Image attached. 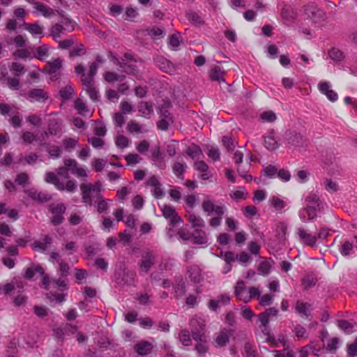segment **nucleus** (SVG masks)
<instances>
[{
    "label": "nucleus",
    "mask_w": 357,
    "mask_h": 357,
    "mask_svg": "<svg viewBox=\"0 0 357 357\" xmlns=\"http://www.w3.org/2000/svg\"><path fill=\"white\" fill-rule=\"evenodd\" d=\"M100 188L101 187L99 183L95 185L82 183L80 185L82 202L86 205L92 206L94 201L97 204L98 212L102 213L107 210L108 204L100 194Z\"/></svg>",
    "instance_id": "f257e3e1"
},
{
    "label": "nucleus",
    "mask_w": 357,
    "mask_h": 357,
    "mask_svg": "<svg viewBox=\"0 0 357 357\" xmlns=\"http://www.w3.org/2000/svg\"><path fill=\"white\" fill-rule=\"evenodd\" d=\"M192 327V336L197 342L195 350L199 356H203L208 351V346L204 334L205 324L198 318L194 317L190 321Z\"/></svg>",
    "instance_id": "f03ea898"
},
{
    "label": "nucleus",
    "mask_w": 357,
    "mask_h": 357,
    "mask_svg": "<svg viewBox=\"0 0 357 357\" xmlns=\"http://www.w3.org/2000/svg\"><path fill=\"white\" fill-rule=\"evenodd\" d=\"M45 181L48 183L53 184L55 188L60 191L66 190L67 192L72 193L74 192L77 188L75 181L68 180L66 184H64L63 182L60 181L57 176L52 172H47L45 173Z\"/></svg>",
    "instance_id": "7ed1b4c3"
},
{
    "label": "nucleus",
    "mask_w": 357,
    "mask_h": 357,
    "mask_svg": "<svg viewBox=\"0 0 357 357\" xmlns=\"http://www.w3.org/2000/svg\"><path fill=\"white\" fill-rule=\"evenodd\" d=\"M156 255L151 250H145L142 252L141 259L138 264L139 272L140 274H146L155 265Z\"/></svg>",
    "instance_id": "20e7f679"
},
{
    "label": "nucleus",
    "mask_w": 357,
    "mask_h": 357,
    "mask_svg": "<svg viewBox=\"0 0 357 357\" xmlns=\"http://www.w3.org/2000/svg\"><path fill=\"white\" fill-rule=\"evenodd\" d=\"M232 331L227 328L221 329L218 333H216L213 337V345L216 348H220L226 346L229 342Z\"/></svg>",
    "instance_id": "39448f33"
},
{
    "label": "nucleus",
    "mask_w": 357,
    "mask_h": 357,
    "mask_svg": "<svg viewBox=\"0 0 357 357\" xmlns=\"http://www.w3.org/2000/svg\"><path fill=\"white\" fill-rule=\"evenodd\" d=\"M81 82L84 85V90L86 91L90 98L93 101L98 100L100 96L99 92L95 86L94 80L91 79H86V75H83Z\"/></svg>",
    "instance_id": "423d86ee"
},
{
    "label": "nucleus",
    "mask_w": 357,
    "mask_h": 357,
    "mask_svg": "<svg viewBox=\"0 0 357 357\" xmlns=\"http://www.w3.org/2000/svg\"><path fill=\"white\" fill-rule=\"evenodd\" d=\"M297 234L299 237V241L303 245L310 247H314L316 245L317 237L310 233L307 229L298 228Z\"/></svg>",
    "instance_id": "0eeeda50"
},
{
    "label": "nucleus",
    "mask_w": 357,
    "mask_h": 357,
    "mask_svg": "<svg viewBox=\"0 0 357 357\" xmlns=\"http://www.w3.org/2000/svg\"><path fill=\"white\" fill-rule=\"evenodd\" d=\"M64 165L68 167L69 170L78 178H85L87 177L86 171L82 167L78 165L77 162L71 158L65 159Z\"/></svg>",
    "instance_id": "6e6552de"
},
{
    "label": "nucleus",
    "mask_w": 357,
    "mask_h": 357,
    "mask_svg": "<svg viewBox=\"0 0 357 357\" xmlns=\"http://www.w3.org/2000/svg\"><path fill=\"white\" fill-rule=\"evenodd\" d=\"M160 209L163 216L169 220L171 225H175L182 221L173 206L164 204L160 206Z\"/></svg>",
    "instance_id": "1a4fd4ad"
},
{
    "label": "nucleus",
    "mask_w": 357,
    "mask_h": 357,
    "mask_svg": "<svg viewBox=\"0 0 357 357\" xmlns=\"http://www.w3.org/2000/svg\"><path fill=\"white\" fill-rule=\"evenodd\" d=\"M202 209L204 212L207 213L208 215L214 213L216 215H224L225 208L222 205H215L214 202L211 200L206 199L202 202Z\"/></svg>",
    "instance_id": "9d476101"
},
{
    "label": "nucleus",
    "mask_w": 357,
    "mask_h": 357,
    "mask_svg": "<svg viewBox=\"0 0 357 357\" xmlns=\"http://www.w3.org/2000/svg\"><path fill=\"white\" fill-rule=\"evenodd\" d=\"M318 89L329 100L335 102L337 100L338 95L335 91L331 89V84L328 82H320L318 84Z\"/></svg>",
    "instance_id": "9b49d317"
},
{
    "label": "nucleus",
    "mask_w": 357,
    "mask_h": 357,
    "mask_svg": "<svg viewBox=\"0 0 357 357\" xmlns=\"http://www.w3.org/2000/svg\"><path fill=\"white\" fill-rule=\"evenodd\" d=\"M25 98L31 102L44 101L48 98L47 93L42 89H34L25 95Z\"/></svg>",
    "instance_id": "f8f14e48"
},
{
    "label": "nucleus",
    "mask_w": 357,
    "mask_h": 357,
    "mask_svg": "<svg viewBox=\"0 0 357 357\" xmlns=\"http://www.w3.org/2000/svg\"><path fill=\"white\" fill-rule=\"evenodd\" d=\"M287 144L290 146L301 147L305 143V139L302 135L295 132H289L287 133Z\"/></svg>",
    "instance_id": "ddd939ff"
},
{
    "label": "nucleus",
    "mask_w": 357,
    "mask_h": 357,
    "mask_svg": "<svg viewBox=\"0 0 357 357\" xmlns=\"http://www.w3.org/2000/svg\"><path fill=\"white\" fill-rule=\"evenodd\" d=\"M24 192L31 199L40 203L47 202L52 199L50 195L34 189L26 190Z\"/></svg>",
    "instance_id": "4468645a"
},
{
    "label": "nucleus",
    "mask_w": 357,
    "mask_h": 357,
    "mask_svg": "<svg viewBox=\"0 0 357 357\" xmlns=\"http://www.w3.org/2000/svg\"><path fill=\"white\" fill-rule=\"evenodd\" d=\"M193 167L196 171L199 172V176L202 180H208L211 176L208 166L204 160H196Z\"/></svg>",
    "instance_id": "2eb2a0df"
},
{
    "label": "nucleus",
    "mask_w": 357,
    "mask_h": 357,
    "mask_svg": "<svg viewBox=\"0 0 357 357\" xmlns=\"http://www.w3.org/2000/svg\"><path fill=\"white\" fill-rule=\"evenodd\" d=\"M33 8L36 10L37 15H42L45 17L50 18L56 14L55 10L40 2L34 3Z\"/></svg>",
    "instance_id": "dca6fc26"
},
{
    "label": "nucleus",
    "mask_w": 357,
    "mask_h": 357,
    "mask_svg": "<svg viewBox=\"0 0 357 357\" xmlns=\"http://www.w3.org/2000/svg\"><path fill=\"white\" fill-rule=\"evenodd\" d=\"M264 146L269 150H275L279 147V143L274 131H268L264 136Z\"/></svg>",
    "instance_id": "f3484780"
},
{
    "label": "nucleus",
    "mask_w": 357,
    "mask_h": 357,
    "mask_svg": "<svg viewBox=\"0 0 357 357\" xmlns=\"http://www.w3.org/2000/svg\"><path fill=\"white\" fill-rule=\"evenodd\" d=\"M187 220L191 224V227L194 230L202 229L205 226L204 220L193 212L188 213Z\"/></svg>",
    "instance_id": "a211bd4d"
},
{
    "label": "nucleus",
    "mask_w": 357,
    "mask_h": 357,
    "mask_svg": "<svg viewBox=\"0 0 357 357\" xmlns=\"http://www.w3.org/2000/svg\"><path fill=\"white\" fill-rule=\"evenodd\" d=\"M318 207V205H307L306 207L300 212V217L302 221L304 222L307 221L305 213L307 215L308 220L314 219L317 216V211Z\"/></svg>",
    "instance_id": "6ab92c4d"
},
{
    "label": "nucleus",
    "mask_w": 357,
    "mask_h": 357,
    "mask_svg": "<svg viewBox=\"0 0 357 357\" xmlns=\"http://www.w3.org/2000/svg\"><path fill=\"white\" fill-rule=\"evenodd\" d=\"M188 275L195 283H199L203 279L202 270L197 265H192L188 268Z\"/></svg>",
    "instance_id": "aec40b11"
},
{
    "label": "nucleus",
    "mask_w": 357,
    "mask_h": 357,
    "mask_svg": "<svg viewBox=\"0 0 357 357\" xmlns=\"http://www.w3.org/2000/svg\"><path fill=\"white\" fill-rule=\"evenodd\" d=\"M225 70L220 66H213L211 68L208 75L209 77L213 81L225 82L224 75Z\"/></svg>",
    "instance_id": "412c9836"
},
{
    "label": "nucleus",
    "mask_w": 357,
    "mask_h": 357,
    "mask_svg": "<svg viewBox=\"0 0 357 357\" xmlns=\"http://www.w3.org/2000/svg\"><path fill=\"white\" fill-rule=\"evenodd\" d=\"M153 345L147 341H142L135 344V350L140 356L150 354L153 351Z\"/></svg>",
    "instance_id": "4be33fe9"
},
{
    "label": "nucleus",
    "mask_w": 357,
    "mask_h": 357,
    "mask_svg": "<svg viewBox=\"0 0 357 357\" xmlns=\"http://www.w3.org/2000/svg\"><path fill=\"white\" fill-rule=\"evenodd\" d=\"M193 243L196 245H205L208 242L206 234L202 229L194 230L192 234Z\"/></svg>",
    "instance_id": "5701e85b"
},
{
    "label": "nucleus",
    "mask_w": 357,
    "mask_h": 357,
    "mask_svg": "<svg viewBox=\"0 0 357 357\" xmlns=\"http://www.w3.org/2000/svg\"><path fill=\"white\" fill-rule=\"evenodd\" d=\"M127 130L130 133L143 134L147 132L148 130L145 125H141L136 121L131 120L127 125Z\"/></svg>",
    "instance_id": "b1692460"
},
{
    "label": "nucleus",
    "mask_w": 357,
    "mask_h": 357,
    "mask_svg": "<svg viewBox=\"0 0 357 357\" xmlns=\"http://www.w3.org/2000/svg\"><path fill=\"white\" fill-rule=\"evenodd\" d=\"M157 66L164 72L173 73L175 71L174 65L168 60L164 58H159L156 61Z\"/></svg>",
    "instance_id": "393cba45"
},
{
    "label": "nucleus",
    "mask_w": 357,
    "mask_h": 357,
    "mask_svg": "<svg viewBox=\"0 0 357 357\" xmlns=\"http://www.w3.org/2000/svg\"><path fill=\"white\" fill-rule=\"evenodd\" d=\"M138 110L141 115L145 118H149L153 112V105L149 102L142 101L139 103Z\"/></svg>",
    "instance_id": "a878e982"
},
{
    "label": "nucleus",
    "mask_w": 357,
    "mask_h": 357,
    "mask_svg": "<svg viewBox=\"0 0 357 357\" xmlns=\"http://www.w3.org/2000/svg\"><path fill=\"white\" fill-rule=\"evenodd\" d=\"M63 60L60 58H56L53 61H48L47 73L49 75H56L58 71L62 68Z\"/></svg>",
    "instance_id": "bb28decb"
},
{
    "label": "nucleus",
    "mask_w": 357,
    "mask_h": 357,
    "mask_svg": "<svg viewBox=\"0 0 357 357\" xmlns=\"http://www.w3.org/2000/svg\"><path fill=\"white\" fill-rule=\"evenodd\" d=\"M151 160L160 169H164L165 167V163L164 162L163 158L162 157L159 146H157L153 149L151 153Z\"/></svg>",
    "instance_id": "cd10ccee"
},
{
    "label": "nucleus",
    "mask_w": 357,
    "mask_h": 357,
    "mask_svg": "<svg viewBox=\"0 0 357 357\" xmlns=\"http://www.w3.org/2000/svg\"><path fill=\"white\" fill-rule=\"evenodd\" d=\"M75 108L77 111L78 114L86 116H91L92 114L90 112L89 107L86 105L79 98L75 101Z\"/></svg>",
    "instance_id": "c85d7f7f"
},
{
    "label": "nucleus",
    "mask_w": 357,
    "mask_h": 357,
    "mask_svg": "<svg viewBox=\"0 0 357 357\" xmlns=\"http://www.w3.org/2000/svg\"><path fill=\"white\" fill-rule=\"evenodd\" d=\"M186 292L185 282L183 278H178L176 280L174 287L175 296L177 298L183 297Z\"/></svg>",
    "instance_id": "c756f323"
},
{
    "label": "nucleus",
    "mask_w": 357,
    "mask_h": 357,
    "mask_svg": "<svg viewBox=\"0 0 357 357\" xmlns=\"http://www.w3.org/2000/svg\"><path fill=\"white\" fill-rule=\"evenodd\" d=\"M234 294L238 300L244 302V298H245V295H247V294L245 292V285L243 281L239 280L236 282Z\"/></svg>",
    "instance_id": "7c9ffc66"
},
{
    "label": "nucleus",
    "mask_w": 357,
    "mask_h": 357,
    "mask_svg": "<svg viewBox=\"0 0 357 357\" xmlns=\"http://www.w3.org/2000/svg\"><path fill=\"white\" fill-rule=\"evenodd\" d=\"M296 310L303 317H307L310 305L302 301H297L295 306Z\"/></svg>",
    "instance_id": "2f4dec72"
},
{
    "label": "nucleus",
    "mask_w": 357,
    "mask_h": 357,
    "mask_svg": "<svg viewBox=\"0 0 357 357\" xmlns=\"http://www.w3.org/2000/svg\"><path fill=\"white\" fill-rule=\"evenodd\" d=\"M26 30L30 32L33 36L41 35L43 33V29L38 22L33 24L24 23Z\"/></svg>",
    "instance_id": "473e14b6"
},
{
    "label": "nucleus",
    "mask_w": 357,
    "mask_h": 357,
    "mask_svg": "<svg viewBox=\"0 0 357 357\" xmlns=\"http://www.w3.org/2000/svg\"><path fill=\"white\" fill-rule=\"evenodd\" d=\"M52 243V238L50 236H45L43 241H36L33 244V249L34 250H40L42 251H45L47 246L51 244Z\"/></svg>",
    "instance_id": "72a5a7b5"
},
{
    "label": "nucleus",
    "mask_w": 357,
    "mask_h": 357,
    "mask_svg": "<svg viewBox=\"0 0 357 357\" xmlns=\"http://www.w3.org/2000/svg\"><path fill=\"white\" fill-rule=\"evenodd\" d=\"M178 340L184 346H190L192 344L191 336L189 331L181 330L178 333Z\"/></svg>",
    "instance_id": "f704fd0d"
},
{
    "label": "nucleus",
    "mask_w": 357,
    "mask_h": 357,
    "mask_svg": "<svg viewBox=\"0 0 357 357\" xmlns=\"http://www.w3.org/2000/svg\"><path fill=\"white\" fill-rule=\"evenodd\" d=\"M186 16L188 20L195 26H200L204 23L201 16L194 11H188Z\"/></svg>",
    "instance_id": "c9c22d12"
},
{
    "label": "nucleus",
    "mask_w": 357,
    "mask_h": 357,
    "mask_svg": "<svg viewBox=\"0 0 357 357\" xmlns=\"http://www.w3.org/2000/svg\"><path fill=\"white\" fill-rule=\"evenodd\" d=\"M187 154L192 159H199L202 155V151L199 146L193 144L188 147Z\"/></svg>",
    "instance_id": "e433bc0d"
},
{
    "label": "nucleus",
    "mask_w": 357,
    "mask_h": 357,
    "mask_svg": "<svg viewBox=\"0 0 357 357\" xmlns=\"http://www.w3.org/2000/svg\"><path fill=\"white\" fill-rule=\"evenodd\" d=\"M321 14V11L314 5H307L305 8V15L309 18L314 19Z\"/></svg>",
    "instance_id": "4c0bfd02"
},
{
    "label": "nucleus",
    "mask_w": 357,
    "mask_h": 357,
    "mask_svg": "<svg viewBox=\"0 0 357 357\" xmlns=\"http://www.w3.org/2000/svg\"><path fill=\"white\" fill-rule=\"evenodd\" d=\"M37 136L33 132L23 130L21 132V139L24 144H31L36 140Z\"/></svg>",
    "instance_id": "58836bf2"
},
{
    "label": "nucleus",
    "mask_w": 357,
    "mask_h": 357,
    "mask_svg": "<svg viewBox=\"0 0 357 357\" xmlns=\"http://www.w3.org/2000/svg\"><path fill=\"white\" fill-rule=\"evenodd\" d=\"M104 79L107 82H114L116 81H122L125 76L120 75L114 72L107 71L103 75Z\"/></svg>",
    "instance_id": "ea45409f"
},
{
    "label": "nucleus",
    "mask_w": 357,
    "mask_h": 357,
    "mask_svg": "<svg viewBox=\"0 0 357 357\" xmlns=\"http://www.w3.org/2000/svg\"><path fill=\"white\" fill-rule=\"evenodd\" d=\"M36 273L43 275L44 274L43 268L39 266L27 268L25 271L24 278L26 279H31Z\"/></svg>",
    "instance_id": "a19ab883"
},
{
    "label": "nucleus",
    "mask_w": 357,
    "mask_h": 357,
    "mask_svg": "<svg viewBox=\"0 0 357 357\" xmlns=\"http://www.w3.org/2000/svg\"><path fill=\"white\" fill-rule=\"evenodd\" d=\"M65 28L60 24H55L50 29L51 36L55 40L61 38V35L64 32Z\"/></svg>",
    "instance_id": "79ce46f5"
},
{
    "label": "nucleus",
    "mask_w": 357,
    "mask_h": 357,
    "mask_svg": "<svg viewBox=\"0 0 357 357\" xmlns=\"http://www.w3.org/2000/svg\"><path fill=\"white\" fill-rule=\"evenodd\" d=\"M276 235L280 240H284L287 232V225L285 222H280L276 226Z\"/></svg>",
    "instance_id": "37998d69"
},
{
    "label": "nucleus",
    "mask_w": 357,
    "mask_h": 357,
    "mask_svg": "<svg viewBox=\"0 0 357 357\" xmlns=\"http://www.w3.org/2000/svg\"><path fill=\"white\" fill-rule=\"evenodd\" d=\"M264 333L266 335V342L269 343L271 346L277 347L279 342L282 344L283 345L285 344V338L284 337L276 340L273 336L270 335L268 330L265 331V333Z\"/></svg>",
    "instance_id": "c03bdc74"
},
{
    "label": "nucleus",
    "mask_w": 357,
    "mask_h": 357,
    "mask_svg": "<svg viewBox=\"0 0 357 357\" xmlns=\"http://www.w3.org/2000/svg\"><path fill=\"white\" fill-rule=\"evenodd\" d=\"M185 167L186 165L185 163L176 162L173 165V172L177 177L183 179V173Z\"/></svg>",
    "instance_id": "a18cd8bd"
},
{
    "label": "nucleus",
    "mask_w": 357,
    "mask_h": 357,
    "mask_svg": "<svg viewBox=\"0 0 357 357\" xmlns=\"http://www.w3.org/2000/svg\"><path fill=\"white\" fill-rule=\"evenodd\" d=\"M269 202L271 205L278 211H280L286 206V203L282 199L275 196L271 197Z\"/></svg>",
    "instance_id": "49530a36"
},
{
    "label": "nucleus",
    "mask_w": 357,
    "mask_h": 357,
    "mask_svg": "<svg viewBox=\"0 0 357 357\" xmlns=\"http://www.w3.org/2000/svg\"><path fill=\"white\" fill-rule=\"evenodd\" d=\"M74 94V89L71 84H67L65 87L62 88L59 91L60 96L65 100L70 99Z\"/></svg>",
    "instance_id": "de8ad7c7"
},
{
    "label": "nucleus",
    "mask_w": 357,
    "mask_h": 357,
    "mask_svg": "<svg viewBox=\"0 0 357 357\" xmlns=\"http://www.w3.org/2000/svg\"><path fill=\"white\" fill-rule=\"evenodd\" d=\"M48 52L49 48L47 45L39 46L36 49V58L40 61H44L48 56Z\"/></svg>",
    "instance_id": "09e8293b"
},
{
    "label": "nucleus",
    "mask_w": 357,
    "mask_h": 357,
    "mask_svg": "<svg viewBox=\"0 0 357 357\" xmlns=\"http://www.w3.org/2000/svg\"><path fill=\"white\" fill-rule=\"evenodd\" d=\"M337 326L345 333H349L352 332L354 326L348 321L339 320L337 321Z\"/></svg>",
    "instance_id": "8fccbe9b"
},
{
    "label": "nucleus",
    "mask_w": 357,
    "mask_h": 357,
    "mask_svg": "<svg viewBox=\"0 0 357 357\" xmlns=\"http://www.w3.org/2000/svg\"><path fill=\"white\" fill-rule=\"evenodd\" d=\"M325 189L330 193L337 192L338 190L337 184L331 179H325L324 181Z\"/></svg>",
    "instance_id": "3c124183"
},
{
    "label": "nucleus",
    "mask_w": 357,
    "mask_h": 357,
    "mask_svg": "<svg viewBox=\"0 0 357 357\" xmlns=\"http://www.w3.org/2000/svg\"><path fill=\"white\" fill-rule=\"evenodd\" d=\"M317 282V280L312 275L305 276L302 280V285L304 289H308L314 286Z\"/></svg>",
    "instance_id": "603ef678"
},
{
    "label": "nucleus",
    "mask_w": 357,
    "mask_h": 357,
    "mask_svg": "<svg viewBox=\"0 0 357 357\" xmlns=\"http://www.w3.org/2000/svg\"><path fill=\"white\" fill-rule=\"evenodd\" d=\"M261 292L260 291L255 287H252L250 288L248 294L245 295V298H244V303H248L252 298H255V296H258V299L260 297Z\"/></svg>",
    "instance_id": "864d4df0"
},
{
    "label": "nucleus",
    "mask_w": 357,
    "mask_h": 357,
    "mask_svg": "<svg viewBox=\"0 0 357 357\" xmlns=\"http://www.w3.org/2000/svg\"><path fill=\"white\" fill-rule=\"evenodd\" d=\"M328 55L332 60L335 61H340L344 58L342 52L336 48L331 49L328 52Z\"/></svg>",
    "instance_id": "5fc2aeb1"
},
{
    "label": "nucleus",
    "mask_w": 357,
    "mask_h": 357,
    "mask_svg": "<svg viewBox=\"0 0 357 357\" xmlns=\"http://www.w3.org/2000/svg\"><path fill=\"white\" fill-rule=\"evenodd\" d=\"M85 53L86 50L84 49V45L82 44H80L77 47H74L72 50H70L69 56L70 57L79 56L85 54Z\"/></svg>",
    "instance_id": "6e6d98bb"
},
{
    "label": "nucleus",
    "mask_w": 357,
    "mask_h": 357,
    "mask_svg": "<svg viewBox=\"0 0 357 357\" xmlns=\"http://www.w3.org/2000/svg\"><path fill=\"white\" fill-rule=\"evenodd\" d=\"M258 319L261 323V326L263 328L261 330L263 333H265V331H268L267 325L269 322V317L268 314L261 313L259 315Z\"/></svg>",
    "instance_id": "4d7b16f0"
},
{
    "label": "nucleus",
    "mask_w": 357,
    "mask_h": 357,
    "mask_svg": "<svg viewBox=\"0 0 357 357\" xmlns=\"http://www.w3.org/2000/svg\"><path fill=\"white\" fill-rule=\"evenodd\" d=\"M354 246L349 241H345L341 246L340 249V253L343 256H348L350 255L351 251L353 250Z\"/></svg>",
    "instance_id": "13d9d810"
},
{
    "label": "nucleus",
    "mask_w": 357,
    "mask_h": 357,
    "mask_svg": "<svg viewBox=\"0 0 357 357\" xmlns=\"http://www.w3.org/2000/svg\"><path fill=\"white\" fill-rule=\"evenodd\" d=\"M15 183L20 185L24 186L29 181V176L25 172L20 173L17 175Z\"/></svg>",
    "instance_id": "bf43d9fd"
},
{
    "label": "nucleus",
    "mask_w": 357,
    "mask_h": 357,
    "mask_svg": "<svg viewBox=\"0 0 357 357\" xmlns=\"http://www.w3.org/2000/svg\"><path fill=\"white\" fill-rule=\"evenodd\" d=\"M207 154L208 157L213 161H217L220 160V153L218 148L211 146L208 149Z\"/></svg>",
    "instance_id": "052dcab7"
},
{
    "label": "nucleus",
    "mask_w": 357,
    "mask_h": 357,
    "mask_svg": "<svg viewBox=\"0 0 357 357\" xmlns=\"http://www.w3.org/2000/svg\"><path fill=\"white\" fill-rule=\"evenodd\" d=\"M293 331L298 338L307 337L306 329L301 325L296 326Z\"/></svg>",
    "instance_id": "680f3d73"
},
{
    "label": "nucleus",
    "mask_w": 357,
    "mask_h": 357,
    "mask_svg": "<svg viewBox=\"0 0 357 357\" xmlns=\"http://www.w3.org/2000/svg\"><path fill=\"white\" fill-rule=\"evenodd\" d=\"M26 120L31 125L34 126H39L42 123V119L40 116L32 114L26 118Z\"/></svg>",
    "instance_id": "e2e57ef3"
},
{
    "label": "nucleus",
    "mask_w": 357,
    "mask_h": 357,
    "mask_svg": "<svg viewBox=\"0 0 357 357\" xmlns=\"http://www.w3.org/2000/svg\"><path fill=\"white\" fill-rule=\"evenodd\" d=\"M78 142L77 138H66L63 140V145L65 149L69 150L74 148Z\"/></svg>",
    "instance_id": "0e129e2a"
},
{
    "label": "nucleus",
    "mask_w": 357,
    "mask_h": 357,
    "mask_svg": "<svg viewBox=\"0 0 357 357\" xmlns=\"http://www.w3.org/2000/svg\"><path fill=\"white\" fill-rule=\"evenodd\" d=\"M66 206L63 204H58L52 205L50 206V211L54 214H63L66 211Z\"/></svg>",
    "instance_id": "69168bd1"
},
{
    "label": "nucleus",
    "mask_w": 357,
    "mask_h": 357,
    "mask_svg": "<svg viewBox=\"0 0 357 357\" xmlns=\"http://www.w3.org/2000/svg\"><path fill=\"white\" fill-rule=\"evenodd\" d=\"M271 265L267 261H261L258 267V271L260 274L267 275L270 272Z\"/></svg>",
    "instance_id": "338daca9"
},
{
    "label": "nucleus",
    "mask_w": 357,
    "mask_h": 357,
    "mask_svg": "<svg viewBox=\"0 0 357 357\" xmlns=\"http://www.w3.org/2000/svg\"><path fill=\"white\" fill-rule=\"evenodd\" d=\"M106 162L102 159H94L91 162V166L96 172H100L103 169Z\"/></svg>",
    "instance_id": "774afa93"
}]
</instances>
